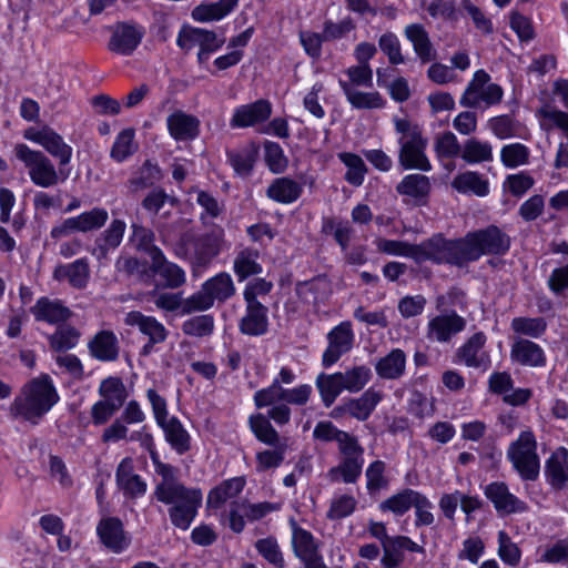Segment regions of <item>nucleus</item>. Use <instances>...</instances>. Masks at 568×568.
Instances as JSON below:
<instances>
[{"instance_id": "38", "label": "nucleus", "mask_w": 568, "mask_h": 568, "mask_svg": "<svg viewBox=\"0 0 568 568\" xmlns=\"http://www.w3.org/2000/svg\"><path fill=\"white\" fill-rule=\"evenodd\" d=\"M339 85L348 102L356 109H381L385 105L378 92H361L344 80H339Z\"/></svg>"}, {"instance_id": "15", "label": "nucleus", "mask_w": 568, "mask_h": 568, "mask_svg": "<svg viewBox=\"0 0 568 568\" xmlns=\"http://www.w3.org/2000/svg\"><path fill=\"white\" fill-rule=\"evenodd\" d=\"M272 114L270 101L260 99L235 109L230 121L232 128H248L266 121Z\"/></svg>"}, {"instance_id": "61", "label": "nucleus", "mask_w": 568, "mask_h": 568, "mask_svg": "<svg viewBox=\"0 0 568 568\" xmlns=\"http://www.w3.org/2000/svg\"><path fill=\"white\" fill-rule=\"evenodd\" d=\"M435 152L438 158L452 159L460 155L462 148L455 134L447 131L437 135L435 141Z\"/></svg>"}, {"instance_id": "32", "label": "nucleus", "mask_w": 568, "mask_h": 568, "mask_svg": "<svg viewBox=\"0 0 568 568\" xmlns=\"http://www.w3.org/2000/svg\"><path fill=\"white\" fill-rule=\"evenodd\" d=\"M406 368V355L400 348L392 349L386 356L378 359L375 365L376 374L384 379L402 377Z\"/></svg>"}, {"instance_id": "24", "label": "nucleus", "mask_w": 568, "mask_h": 568, "mask_svg": "<svg viewBox=\"0 0 568 568\" xmlns=\"http://www.w3.org/2000/svg\"><path fill=\"white\" fill-rule=\"evenodd\" d=\"M292 544L294 554L303 561L305 567L322 562L317 545L310 531L295 526L293 528Z\"/></svg>"}, {"instance_id": "25", "label": "nucleus", "mask_w": 568, "mask_h": 568, "mask_svg": "<svg viewBox=\"0 0 568 568\" xmlns=\"http://www.w3.org/2000/svg\"><path fill=\"white\" fill-rule=\"evenodd\" d=\"M267 307L262 303H246V312L240 322V331L250 336L264 335L267 332Z\"/></svg>"}, {"instance_id": "22", "label": "nucleus", "mask_w": 568, "mask_h": 568, "mask_svg": "<svg viewBox=\"0 0 568 568\" xmlns=\"http://www.w3.org/2000/svg\"><path fill=\"white\" fill-rule=\"evenodd\" d=\"M404 34L413 44L414 51L422 63H428L437 59V51L423 24H408L404 30Z\"/></svg>"}, {"instance_id": "44", "label": "nucleus", "mask_w": 568, "mask_h": 568, "mask_svg": "<svg viewBox=\"0 0 568 568\" xmlns=\"http://www.w3.org/2000/svg\"><path fill=\"white\" fill-rule=\"evenodd\" d=\"M99 394L102 400L114 405L118 409L122 407L128 397L125 386L119 377L103 379L99 387Z\"/></svg>"}, {"instance_id": "10", "label": "nucleus", "mask_w": 568, "mask_h": 568, "mask_svg": "<svg viewBox=\"0 0 568 568\" xmlns=\"http://www.w3.org/2000/svg\"><path fill=\"white\" fill-rule=\"evenodd\" d=\"M507 457L524 480H536L540 462L537 454V440L531 430L521 432L507 450Z\"/></svg>"}, {"instance_id": "57", "label": "nucleus", "mask_w": 568, "mask_h": 568, "mask_svg": "<svg viewBox=\"0 0 568 568\" xmlns=\"http://www.w3.org/2000/svg\"><path fill=\"white\" fill-rule=\"evenodd\" d=\"M488 128L500 140L516 138L519 135L518 131L520 124L509 115H499L491 118L488 121Z\"/></svg>"}, {"instance_id": "3", "label": "nucleus", "mask_w": 568, "mask_h": 568, "mask_svg": "<svg viewBox=\"0 0 568 568\" xmlns=\"http://www.w3.org/2000/svg\"><path fill=\"white\" fill-rule=\"evenodd\" d=\"M223 243L224 231L221 226H214L202 235L186 231L175 243L174 253L178 257L187 260L193 268H205L220 254Z\"/></svg>"}, {"instance_id": "17", "label": "nucleus", "mask_w": 568, "mask_h": 568, "mask_svg": "<svg viewBox=\"0 0 568 568\" xmlns=\"http://www.w3.org/2000/svg\"><path fill=\"white\" fill-rule=\"evenodd\" d=\"M383 398L384 394L381 390L369 387L358 398H351L336 409L348 413L357 420L364 422L368 419Z\"/></svg>"}, {"instance_id": "28", "label": "nucleus", "mask_w": 568, "mask_h": 568, "mask_svg": "<svg viewBox=\"0 0 568 568\" xmlns=\"http://www.w3.org/2000/svg\"><path fill=\"white\" fill-rule=\"evenodd\" d=\"M30 311L37 321L50 324L65 322L71 316L70 310L61 301L48 297L39 298Z\"/></svg>"}, {"instance_id": "51", "label": "nucleus", "mask_w": 568, "mask_h": 568, "mask_svg": "<svg viewBox=\"0 0 568 568\" xmlns=\"http://www.w3.org/2000/svg\"><path fill=\"white\" fill-rule=\"evenodd\" d=\"M250 426L258 440L272 446L277 444L278 434L266 416L262 414L251 416Z\"/></svg>"}, {"instance_id": "58", "label": "nucleus", "mask_w": 568, "mask_h": 568, "mask_svg": "<svg viewBox=\"0 0 568 568\" xmlns=\"http://www.w3.org/2000/svg\"><path fill=\"white\" fill-rule=\"evenodd\" d=\"M498 556L505 564L509 566H517L521 558V551L519 547L504 530L498 532Z\"/></svg>"}, {"instance_id": "20", "label": "nucleus", "mask_w": 568, "mask_h": 568, "mask_svg": "<svg viewBox=\"0 0 568 568\" xmlns=\"http://www.w3.org/2000/svg\"><path fill=\"white\" fill-rule=\"evenodd\" d=\"M166 124L171 136L176 141L194 140L200 133L199 119L181 110L170 114Z\"/></svg>"}, {"instance_id": "13", "label": "nucleus", "mask_w": 568, "mask_h": 568, "mask_svg": "<svg viewBox=\"0 0 568 568\" xmlns=\"http://www.w3.org/2000/svg\"><path fill=\"white\" fill-rule=\"evenodd\" d=\"M484 494L501 516L523 513L527 509L526 503L511 494L503 481L490 483L485 487Z\"/></svg>"}, {"instance_id": "34", "label": "nucleus", "mask_w": 568, "mask_h": 568, "mask_svg": "<svg viewBox=\"0 0 568 568\" xmlns=\"http://www.w3.org/2000/svg\"><path fill=\"white\" fill-rule=\"evenodd\" d=\"M303 187L290 178H277L268 186L266 195L278 203H292L302 194Z\"/></svg>"}, {"instance_id": "60", "label": "nucleus", "mask_w": 568, "mask_h": 568, "mask_svg": "<svg viewBox=\"0 0 568 568\" xmlns=\"http://www.w3.org/2000/svg\"><path fill=\"white\" fill-rule=\"evenodd\" d=\"M379 49L387 55L390 64L397 65L405 62L402 54L400 42L396 34L386 32L378 40Z\"/></svg>"}, {"instance_id": "47", "label": "nucleus", "mask_w": 568, "mask_h": 568, "mask_svg": "<svg viewBox=\"0 0 568 568\" xmlns=\"http://www.w3.org/2000/svg\"><path fill=\"white\" fill-rule=\"evenodd\" d=\"M453 187L458 192H471L478 196H485L488 193V183L475 172H465L457 175L453 181Z\"/></svg>"}, {"instance_id": "45", "label": "nucleus", "mask_w": 568, "mask_h": 568, "mask_svg": "<svg viewBox=\"0 0 568 568\" xmlns=\"http://www.w3.org/2000/svg\"><path fill=\"white\" fill-rule=\"evenodd\" d=\"M418 493L419 491L406 488L381 503L379 508L383 511H392L396 516H402L414 505Z\"/></svg>"}, {"instance_id": "19", "label": "nucleus", "mask_w": 568, "mask_h": 568, "mask_svg": "<svg viewBox=\"0 0 568 568\" xmlns=\"http://www.w3.org/2000/svg\"><path fill=\"white\" fill-rule=\"evenodd\" d=\"M486 343V336L479 332L474 334L459 349L458 356L466 366L487 371L490 367V357L483 347Z\"/></svg>"}, {"instance_id": "52", "label": "nucleus", "mask_w": 568, "mask_h": 568, "mask_svg": "<svg viewBox=\"0 0 568 568\" xmlns=\"http://www.w3.org/2000/svg\"><path fill=\"white\" fill-rule=\"evenodd\" d=\"M371 369L366 366H356L342 373V385L345 390L357 393L362 390L371 379Z\"/></svg>"}, {"instance_id": "30", "label": "nucleus", "mask_w": 568, "mask_h": 568, "mask_svg": "<svg viewBox=\"0 0 568 568\" xmlns=\"http://www.w3.org/2000/svg\"><path fill=\"white\" fill-rule=\"evenodd\" d=\"M125 324L138 326L141 333L153 343H162L166 339L168 331L158 320L145 316L141 312L132 311L125 316Z\"/></svg>"}, {"instance_id": "46", "label": "nucleus", "mask_w": 568, "mask_h": 568, "mask_svg": "<svg viewBox=\"0 0 568 568\" xmlns=\"http://www.w3.org/2000/svg\"><path fill=\"white\" fill-rule=\"evenodd\" d=\"M460 158L467 163L489 162L493 160V146L488 142L469 139L463 145Z\"/></svg>"}, {"instance_id": "40", "label": "nucleus", "mask_w": 568, "mask_h": 568, "mask_svg": "<svg viewBox=\"0 0 568 568\" xmlns=\"http://www.w3.org/2000/svg\"><path fill=\"white\" fill-rule=\"evenodd\" d=\"M159 426L163 429L165 439L176 453L184 454L190 449V435L176 417H171Z\"/></svg>"}, {"instance_id": "56", "label": "nucleus", "mask_w": 568, "mask_h": 568, "mask_svg": "<svg viewBox=\"0 0 568 568\" xmlns=\"http://www.w3.org/2000/svg\"><path fill=\"white\" fill-rule=\"evenodd\" d=\"M214 329V318L212 315H199L189 318L182 325L185 335L194 337L210 336Z\"/></svg>"}, {"instance_id": "11", "label": "nucleus", "mask_w": 568, "mask_h": 568, "mask_svg": "<svg viewBox=\"0 0 568 568\" xmlns=\"http://www.w3.org/2000/svg\"><path fill=\"white\" fill-rule=\"evenodd\" d=\"M489 81L490 77L486 71H476L462 95L460 105L476 109L483 104L486 108L498 104L503 99L504 91L500 85Z\"/></svg>"}, {"instance_id": "21", "label": "nucleus", "mask_w": 568, "mask_h": 568, "mask_svg": "<svg viewBox=\"0 0 568 568\" xmlns=\"http://www.w3.org/2000/svg\"><path fill=\"white\" fill-rule=\"evenodd\" d=\"M466 326V321L456 313L438 315L428 323V337L437 342H448L450 338L462 332Z\"/></svg>"}, {"instance_id": "2", "label": "nucleus", "mask_w": 568, "mask_h": 568, "mask_svg": "<svg viewBox=\"0 0 568 568\" xmlns=\"http://www.w3.org/2000/svg\"><path fill=\"white\" fill-rule=\"evenodd\" d=\"M58 400L59 395L50 376L43 374L22 386L10 405V415L38 424Z\"/></svg>"}, {"instance_id": "8", "label": "nucleus", "mask_w": 568, "mask_h": 568, "mask_svg": "<svg viewBox=\"0 0 568 568\" xmlns=\"http://www.w3.org/2000/svg\"><path fill=\"white\" fill-rule=\"evenodd\" d=\"M14 154L28 169L30 180L40 187H51L68 179V173L61 168L57 170L41 151L31 150L28 145L19 143L14 146Z\"/></svg>"}, {"instance_id": "16", "label": "nucleus", "mask_w": 568, "mask_h": 568, "mask_svg": "<svg viewBox=\"0 0 568 568\" xmlns=\"http://www.w3.org/2000/svg\"><path fill=\"white\" fill-rule=\"evenodd\" d=\"M510 358L521 366L542 367L546 364L544 349L526 338H515L510 348Z\"/></svg>"}, {"instance_id": "9", "label": "nucleus", "mask_w": 568, "mask_h": 568, "mask_svg": "<svg viewBox=\"0 0 568 568\" xmlns=\"http://www.w3.org/2000/svg\"><path fill=\"white\" fill-rule=\"evenodd\" d=\"M337 446L341 460L337 466L328 470L327 477L334 483L355 484L361 477L364 466V447L352 434L344 436Z\"/></svg>"}, {"instance_id": "39", "label": "nucleus", "mask_w": 568, "mask_h": 568, "mask_svg": "<svg viewBox=\"0 0 568 568\" xmlns=\"http://www.w3.org/2000/svg\"><path fill=\"white\" fill-rule=\"evenodd\" d=\"M258 150L254 144L227 152V160L236 174L247 176L256 162Z\"/></svg>"}, {"instance_id": "53", "label": "nucleus", "mask_w": 568, "mask_h": 568, "mask_svg": "<svg viewBox=\"0 0 568 568\" xmlns=\"http://www.w3.org/2000/svg\"><path fill=\"white\" fill-rule=\"evenodd\" d=\"M138 149L134 143V131L125 129L119 133L111 149V158L118 162L124 161L128 156L132 155Z\"/></svg>"}, {"instance_id": "26", "label": "nucleus", "mask_w": 568, "mask_h": 568, "mask_svg": "<svg viewBox=\"0 0 568 568\" xmlns=\"http://www.w3.org/2000/svg\"><path fill=\"white\" fill-rule=\"evenodd\" d=\"M53 278L67 280L72 287L82 290L88 285L90 278L89 263L85 258H80L70 264H60L53 271Z\"/></svg>"}, {"instance_id": "48", "label": "nucleus", "mask_w": 568, "mask_h": 568, "mask_svg": "<svg viewBox=\"0 0 568 568\" xmlns=\"http://www.w3.org/2000/svg\"><path fill=\"white\" fill-rule=\"evenodd\" d=\"M530 151L521 143L506 144L500 150L501 163L508 169H515L529 162Z\"/></svg>"}, {"instance_id": "23", "label": "nucleus", "mask_w": 568, "mask_h": 568, "mask_svg": "<svg viewBox=\"0 0 568 568\" xmlns=\"http://www.w3.org/2000/svg\"><path fill=\"white\" fill-rule=\"evenodd\" d=\"M425 554L424 547L419 546L406 536H395L392 539H386L383 545L382 564H390L393 566H400L405 559L404 551Z\"/></svg>"}, {"instance_id": "18", "label": "nucleus", "mask_w": 568, "mask_h": 568, "mask_svg": "<svg viewBox=\"0 0 568 568\" xmlns=\"http://www.w3.org/2000/svg\"><path fill=\"white\" fill-rule=\"evenodd\" d=\"M97 531L102 544L113 552H121L130 544V538L126 537L121 520L115 517L101 519Z\"/></svg>"}, {"instance_id": "62", "label": "nucleus", "mask_w": 568, "mask_h": 568, "mask_svg": "<svg viewBox=\"0 0 568 568\" xmlns=\"http://www.w3.org/2000/svg\"><path fill=\"white\" fill-rule=\"evenodd\" d=\"M357 501L351 495H342L332 500L327 511V518L331 520H339L354 513Z\"/></svg>"}, {"instance_id": "43", "label": "nucleus", "mask_w": 568, "mask_h": 568, "mask_svg": "<svg viewBox=\"0 0 568 568\" xmlns=\"http://www.w3.org/2000/svg\"><path fill=\"white\" fill-rule=\"evenodd\" d=\"M341 381V372L335 374L322 373L317 376L316 386L326 407H329L335 402L337 396L344 390Z\"/></svg>"}, {"instance_id": "54", "label": "nucleus", "mask_w": 568, "mask_h": 568, "mask_svg": "<svg viewBox=\"0 0 568 568\" xmlns=\"http://www.w3.org/2000/svg\"><path fill=\"white\" fill-rule=\"evenodd\" d=\"M339 159L347 166L345 180L352 185H361L366 172V165L362 158L354 153H341Z\"/></svg>"}, {"instance_id": "59", "label": "nucleus", "mask_w": 568, "mask_h": 568, "mask_svg": "<svg viewBox=\"0 0 568 568\" xmlns=\"http://www.w3.org/2000/svg\"><path fill=\"white\" fill-rule=\"evenodd\" d=\"M255 548L270 564L276 568L284 567V558L275 538L268 537L258 539Z\"/></svg>"}, {"instance_id": "37", "label": "nucleus", "mask_w": 568, "mask_h": 568, "mask_svg": "<svg viewBox=\"0 0 568 568\" xmlns=\"http://www.w3.org/2000/svg\"><path fill=\"white\" fill-rule=\"evenodd\" d=\"M131 229L132 234L129 241L136 251L148 254L151 261L163 253L161 248L154 244L155 235L152 230L138 223H133Z\"/></svg>"}, {"instance_id": "36", "label": "nucleus", "mask_w": 568, "mask_h": 568, "mask_svg": "<svg viewBox=\"0 0 568 568\" xmlns=\"http://www.w3.org/2000/svg\"><path fill=\"white\" fill-rule=\"evenodd\" d=\"M239 0H220L214 3H201L192 10V18L200 22L221 20L236 6Z\"/></svg>"}, {"instance_id": "6", "label": "nucleus", "mask_w": 568, "mask_h": 568, "mask_svg": "<svg viewBox=\"0 0 568 568\" xmlns=\"http://www.w3.org/2000/svg\"><path fill=\"white\" fill-rule=\"evenodd\" d=\"M462 239L447 240L435 234L419 244H414L413 260L416 263L432 262L435 264L465 265Z\"/></svg>"}, {"instance_id": "29", "label": "nucleus", "mask_w": 568, "mask_h": 568, "mask_svg": "<svg viewBox=\"0 0 568 568\" xmlns=\"http://www.w3.org/2000/svg\"><path fill=\"white\" fill-rule=\"evenodd\" d=\"M90 354L102 362H113L119 356V342L111 331H101L89 342Z\"/></svg>"}, {"instance_id": "49", "label": "nucleus", "mask_w": 568, "mask_h": 568, "mask_svg": "<svg viewBox=\"0 0 568 568\" xmlns=\"http://www.w3.org/2000/svg\"><path fill=\"white\" fill-rule=\"evenodd\" d=\"M511 328L519 335L538 338L546 332L547 322L544 317H515Z\"/></svg>"}, {"instance_id": "41", "label": "nucleus", "mask_w": 568, "mask_h": 568, "mask_svg": "<svg viewBox=\"0 0 568 568\" xmlns=\"http://www.w3.org/2000/svg\"><path fill=\"white\" fill-rule=\"evenodd\" d=\"M39 144L53 158L58 159L60 166H64L70 162L72 148L52 129L49 128L47 135L40 136Z\"/></svg>"}, {"instance_id": "4", "label": "nucleus", "mask_w": 568, "mask_h": 568, "mask_svg": "<svg viewBox=\"0 0 568 568\" xmlns=\"http://www.w3.org/2000/svg\"><path fill=\"white\" fill-rule=\"evenodd\" d=\"M395 129L400 133L398 160L404 169H417L429 171L432 165L425 154L427 140L423 138L417 125H413L406 119H395Z\"/></svg>"}, {"instance_id": "42", "label": "nucleus", "mask_w": 568, "mask_h": 568, "mask_svg": "<svg viewBox=\"0 0 568 568\" xmlns=\"http://www.w3.org/2000/svg\"><path fill=\"white\" fill-rule=\"evenodd\" d=\"M125 223L122 220H113L108 229L97 239V251L99 257H106L109 251L116 248L125 232Z\"/></svg>"}, {"instance_id": "33", "label": "nucleus", "mask_w": 568, "mask_h": 568, "mask_svg": "<svg viewBox=\"0 0 568 568\" xmlns=\"http://www.w3.org/2000/svg\"><path fill=\"white\" fill-rule=\"evenodd\" d=\"M258 256V251L250 247H245L236 254L233 270L240 282L262 273V265L257 262Z\"/></svg>"}, {"instance_id": "55", "label": "nucleus", "mask_w": 568, "mask_h": 568, "mask_svg": "<svg viewBox=\"0 0 568 568\" xmlns=\"http://www.w3.org/2000/svg\"><path fill=\"white\" fill-rule=\"evenodd\" d=\"M109 214L105 209L94 207L74 216L79 232L85 233L101 229L108 221Z\"/></svg>"}, {"instance_id": "7", "label": "nucleus", "mask_w": 568, "mask_h": 568, "mask_svg": "<svg viewBox=\"0 0 568 568\" xmlns=\"http://www.w3.org/2000/svg\"><path fill=\"white\" fill-rule=\"evenodd\" d=\"M236 288L232 276L221 272L206 280L201 288L185 298V313L204 312L213 307L214 302L224 303L235 295Z\"/></svg>"}, {"instance_id": "1", "label": "nucleus", "mask_w": 568, "mask_h": 568, "mask_svg": "<svg viewBox=\"0 0 568 568\" xmlns=\"http://www.w3.org/2000/svg\"><path fill=\"white\" fill-rule=\"evenodd\" d=\"M169 471L170 468L165 467L163 478L154 489V497L163 504L171 505L169 516L172 525L186 530L202 505V491L185 487Z\"/></svg>"}, {"instance_id": "50", "label": "nucleus", "mask_w": 568, "mask_h": 568, "mask_svg": "<svg viewBox=\"0 0 568 568\" xmlns=\"http://www.w3.org/2000/svg\"><path fill=\"white\" fill-rule=\"evenodd\" d=\"M429 189L430 184L428 178L422 174L405 176L396 187L398 193L412 197H423L429 192Z\"/></svg>"}, {"instance_id": "27", "label": "nucleus", "mask_w": 568, "mask_h": 568, "mask_svg": "<svg viewBox=\"0 0 568 568\" xmlns=\"http://www.w3.org/2000/svg\"><path fill=\"white\" fill-rule=\"evenodd\" d=\"M545 475L548 483L555 489H562L568 483V450L565 447L558 448L547 459Z\"/></svg>"}, {"instance_id": "12", "label": "nucleus", "mask_w": 568, "mask_h": 568, "mask_svg": "<svg viewBox=\"0 0 568 568\" xmlns=\"http://www.w3.org/2000/svg\"><path fill=\"white\" fill-rule=\"evenodd\" d=\"M328 346L323 354L322 364L329 367L335 364L342 355L348 353L354 343V333L349 322H342L327 334Z\"/></svg>"}, {"instance_id": "35", "label": "nucleus", "mask_w": 568, "mask_h": 568, "mask_svg": "<svg viewBox=\"0 0 568 568\" xmlns=\"http://www.w3.org/2000/svg\"><path fill=\"white\" fill-rule=\"evenodd\" d=\"M245 479L243 477H234L222 481L213 488L207 496V506L211 508H220L229 499L236 497L244 488Z\"/></svg>"}, {"instance_id": "5", "label": "nucleus", "mask_w": 568, "mask_h": 568, "mask_svg": "<svg viewBox=\"0 0 568 568\" xmlns=\"http://www.w3.org/2000/svg\"><path fill=\"white\" fill-rule=\"evenodd\" d=\"M465 264L481 255H504L509 251L510 237L496 225L466 234L462 239Z\"/></svg>"}, {"instance_id": "64", "label": "nucleus", "mask_w": 568, "mask_h": 568, "mask_svg": "<svg viewBox=\"0 0 568 568\" xmlns=\"http://www.w3.org/2000/svg\"><path fill=\"white\" fill-rule=\"evenodd\" d=\"M79 339V333L73 327L58 329L50 338L51 347L54 351H68L73 348Z\"/></svg>"}, {"instance_id": "14", "label": "nucleus", "mask_w": 568, "mask_h": 568, "mask_svg": "<svg viewBox=\"0 0 568 568\" xmlns=\"http://www.w3.org/2000/svg\"><path fill=\"white\" fill-rule=\"evenodd\" d=\"M143 31L133 24L118 23L112 30L108 49L120 55H130L141 43Z\"/></svg>"}, {"instance_id": "63", "label": "nucleus", "mask_w": 568, "mask_h": 568, "mask_svg": "<svg viewBox=\"0 0 568 568\" xmlns=\"http://www.w3.org/2000/svg\"><path fill=\"white\" fill-rule=\"evenodd\" d=\"M284 394L285 388L280 385V381H274L270 387L255 393L254 402L258 408H262L277 402H284Z\"/></svg>"}, {"instance_id": "31", "label": "nucleus", "mask_w": 568, "mask_h": 568, "mask_svg": "<svg viewBox=\"0 0 568 568\" xmlns=\"http://www.w3.org/2000/svg\"><path fill=\"white\" fill-rule=\"evenodd\" d=\"M150 268L164 280V287L178 288L185 283V272L179 265L169 262L163 253L151 261Z\"/></svg>"}]
</instances>
